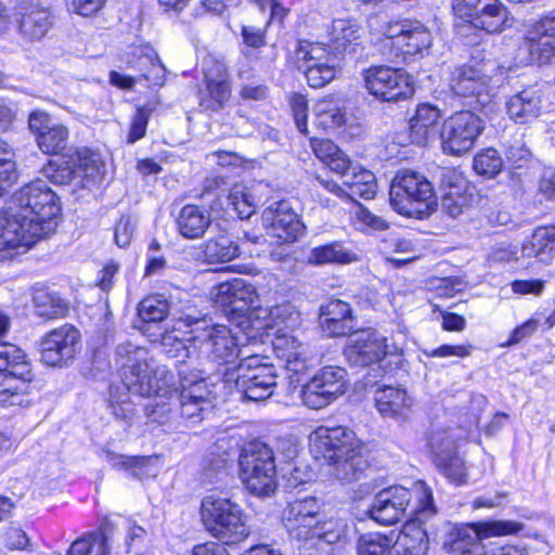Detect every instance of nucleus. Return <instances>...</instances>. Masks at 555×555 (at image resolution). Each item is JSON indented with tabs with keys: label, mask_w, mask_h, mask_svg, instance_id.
I'll use <instances>...</instances> for the list:
<instances>
[{
	"label": "nucleus",
	"mask_w": 555,
	"mask_h": 555,
	"mask_svg": "<svg viewBox=\"0 0 555 555\" xmlns=\"http://www.w3.org/2000/svg\"><path fill=\"white\" fill-rule=\"evenodd\" d=\"M60 211V199L46 181L37 179L17 190L0 212V257H11L10 250L27 249L53 233Z\"/></svg>",
	"instance_id": "1"
},
{
	"label": "nucleus",
	"mask_w": 555,
	"mask_h": 555,
	"mask_svg": "<svg viewBox=\"0 0 555 555\" xmlns=\"http://www.w3.org/2000/svg\"><path fill=\"white\" fill-rule=\"evenodd\" d=\"M115 362L128 392L147 398L155 396L144 408L147 420L158 425L169 423L173 417L172 405H176L173 392L178 389H171L172 376L166 366H154L149 350L129 341L116 347Z\"/></svg>",
	"instance_id": "2"
},
{
	"label": "nucleus",
	"mask_w": 555,
	"mask_h": 555,
	"mask_svg": "<svg viewBox=\"0 0 555 555\" xmlns=\"http://www.w3.org/2000/svg\"><path fill=\"white\" fill-rule=\"evenodd\" d=\"M309 447L311 454L325 460L332 466V475L343 482L358 479L367 467L360 441L347 427L319 426L309 436Z\"/></svg>",
	"instance_id": "3"
},
{
	"label": "nucleus",
	"mask_w": 555,
	"mask_h": 555,
	"mask_svg": "<svg viewBox=\"0 0 555 555\" xmlns=\"http://www.w3.org/2000/svg\"><path fill=\"white\" fill-rule=\"evenodd\" d=\"M370 517L385 526L393 525L405 515L415 522H424L436 514L430 488L422 480L410 490L402 486H392L380 490L374 498L369 511Z\"/></svg>",
	"instance_id": "4"
},
{
	"label": "nucleus",
	"mask_w": 555,
	"mask_h": 555,
	"mask_svg": "<svg viewBox=\"0 0 555 555\" xmlns=\"http://www.w3.org/2000/svg\"><path fill=\"white\" fill-rule=\"evenodd\" d=\"M201 516L206 530L222 544H238L250 533L247 515L240 504L228 498L215 494L205 496Z\"/></svg>",
	"instance_id": "5"
},
{
	"label": "nucleus",
	"mask_w": 555,
	"mask_h": 555,
	"mask_svg": "<svg viewBox=\"0 0 555 555\" xmlns=\"http://www.w3.org/2000/svg\"><path fill=\"white\" fill-rule=\"evenodd\" d=\"M222 382L232 385L249 401H262L272 396L276 387V374L272 364L263 362L258 354L244 356L240 363L221 373Z\"/></svg>",
	"instance_id": "6"
},
{
	"label": "nucleus",
	"mask_w": 555,
	"mask_h": 555,
	"mask_svg": "<svg viewBox=\"0 0 555 555\" xmlns=\"http://www.w3.org/2000/svg\"><path fill=\"white\" fill-rule=\"evenodd\" d=\"M389 199L398 214L423 218L433 209L435 192L425 176L411 169H401L391 181Z\"/></svg>",
	"instance_id": "7"
},
{
	"label": "nucleus",
	"mask_w": 555,
	"mask_h": 555,
	"mask_svg": "<svg viewBox=\"0 0 555 555\" xmlns=\"http://www.w3.org/2000/svg\"><path fill=\"white\" fill-rule=\"evenodd\" d=\"M186 325H194L192 332L193 347H198V357L219 365H230L238 357L246 356L238 347V337L222 324L208 325L206 320L186 317Z\"/></svg>",
	"instance_id": "8"
},
{
	"label": "nucleus",
	"mask_w": 555,
	"mask_h": 555,
	"mask_svg": "<svg viewBox=\"0 0 555 555\" xmlns=\"http://www.w3.org/2000/svg\"><path fill=\"white\" fill-rule=\"evenodd\" d=\"M240 477L246 490L257 496H269L276 490V468L272 449L261 442L246 444L238 459Z\"/></svg>",
	"instance_id": "9"
},
{
	"label": "nucleus",
	"mask_w": 555,
	"mask_h": 555,
	"mask_svg": "<svg viewBox=\"0 0 555 555\" xmlns=\"http://www.w3.org/2000/svg\"><path fill=\"white\" fill-rule=\"evenodd\" d=\"M217 305L222 307L229 322L241 328L247 337H255L250 333L254 323L251 311L260 305L256 287L244 279H233L220 283L212 294Z\"/></svg>",
	"instance_id": "10"
},
{
	"label": "nucleus",
	"mask_w": 555,
	"mask_h": 555,
	"mask_svg": "<svg viewBox=\"0 0 555 555\" xmlns=\"http://www.w3.org/2000/svg\"><path fill=\"white\" fill-rule=\"evenodd\" d=\"M504 78V72L494 61L482 64L463 65L454 68L450 78L452 91L463 98H474L476 103L486 105L492 92Z\"/></svg>",
	"instance_id": "11"
},
{
	"label": "nucleus",
	"mask_w": 555,
	"mask_h": 555,
	"mask_svg": "<svg viewBox=\"0 0 555 555\" xmlns=\"http://www.w3.org/2000/svg\"><path fill=\"white\" fill-rule=\"evenodd\" d=\"M431 43V33L418 21L391 22L384 29V54L395 63L406 56L424 55Z\"/></svg>",
	"instance_id": "12"
},
{
	"label": "nucleus",
	"mask_w": 555,
	"mask_h": 555,
	"mask_svg": "<svg viewBox=\"0 0 555 555\" xmlns=\"http://www.w3.org/2000/svg\"><path fill=\"white\" fill-rule=\"evenodd\" d=\"M485 129L483 120L472 111L464 109L448 117L440 129L442 151L461 156L475 146Z\"/></svg>",
	"instance_id": "13"
},
{
	"label": "nucleus",
	"mask_w": 555,
	"mask_h": 555,
	"mask_svg": "<svg viewBox=\"0 0 555 555\" xmlns=\"http://www.w3.org/2000/svg\"><path fill=\"white\" fill-rule=\"evenodd\" d=\"M345 356L348 362L354 366H369L378 363L387 356L398 358L396 364H399L403 356V347L397 341L387 343V338L376 330L366 328L352 333L349 336L345 348Z\"/></svg>",
	"instance_id": "14"
},
{
	"label": "nucleus",
	"mask_w": 555,
	"mask_h": 555,
	"mask_svg": "<svg viewBox=\"0 0 555 555\" xmlns=\"http://www.w3.org/2000/svg\"><path fill=\"white\" fill-rule=\"evenodd\" d=\"M179 396L175 395V403L179 402L181 416L192 424L203 418L204 411L210 405L209 390L204 377V371L192 367L189 363H181L178 369Z\"/></svg>",
	"instance_id": "15"
},
{
	"label": "nucleus",
	"mask_w": 555,
	"mask_h": 555,
	"mask_svg": "<svg viewBox=\"0 0 555 555\" xmlns=\"http://www.w3.org/2000/svg\"><path fill=\"white\" fill-rule=\"evenodd\" d=\"M524 529L521 522L512 520H490L479 521L475 524H463L455 526L449 534V544L453 553H462L463 555L476 554L482 540L515 534Z\"/></svg>",
	"instance_id": "16"
},
{
	"label": "nucleus",
	"mask_w": 555,
	"mask_h": 555,
	"mask_svg": "<svg viewBox=\"0 0 555 555\" xmlns=\"http://www.w3.org/2000/svg\"><path fill=\"white\" fill-rule=\"evenodd\" d=\"M347 372L337 365H327L304 386L301 399L305 405L310 409L320 410L346 391Z\"/></svg>",
	"instance_id": "17"
},
{
	"label": "nucleus",
	"mask_w": 555,
	"mask_h": 555,
	"mask_svg": "<svg viewBox=\"0 0 555 555\" xmlns=\"http://www.w3.org/2000/svg\"><path fill=\"white\" fill-rule=\"evenodd\" d=\"M365 88L375 98L386 102H397L413 95L411 76L402 69L375 66L364 74Z\"/></svg>",
	"instance_id": "18"
},
{
	"label": "nucleus",
	"mask_w": 555,
	"mask_h": 555,
	"mask_svg": "<svg viewBox=\"0 0 555 555\" xmlns=\"http://www.w3.org/2000/svg\"><path fill=\"white\" fill-rule=\"evenodd\" d=\"M453 10L487 33H500L507 23V10L499 0H453Z\"/></svg>",
	"instance_id": "19"
},
{
	"label": "nucleus",
	"mask_w": 555,
	"mask_h": 555,
	"mask_svg": "<svg viewBox=\"0 0 555 555\" xmlns=\"http://www.w3.org/2000/svg\"><path fill=\"white\" fill-rule=\"evenodd\" d=\"M524 46L531 63H550L555 56V15L548 14L530 23L525 31Z\"/></svg>",
	"instance_id": "20"
},
{
	"label": "nucleus",
	"mask_w": 555,
	"mask_h": 555,
	"mask_svg": "<svg viewBox=\"0 0 555 555\" xmlns=\"http://www.w3.org/2000/svg\"><path fill=\"white\" fill-rule=\"evenodd\" d=\"M203 70L206 91L201 94L199 106L204 111L217 112L231 95L227 65L223 61L209 56L204 61Z\"/></svg>",
	"instance_id": "21"
},
{
	"label": "nucleus",
	"mask_w": 555,
	"mask_h": 555,
	"mask_svg": "<svg viewBox=\"0 0 555 555\" xmlns=\"http://www.w3.org/2000/svg\"><path fill=\"white\" fill-rule=\"evenodd\" d=\"M101 165L99 154L88 149H79L67 154L66 160L56 168L50 164L46 169V176L56 184H68L75 178L93 177L100 170Z\"/></svg>",
	"instance_id": "22"
},
{
	"label": "nucleus",
	"mask_w": 555,
	"mask_h": 555,
	"mask_svg": "<svg viewBox=\"0 0 555 555\" xmlns=\"http://www.w3.org/2000/svg\"><path fill=\"white\" fill-rule=\"evenodd\" d=\"M28 126L42 153L60 154L66 149L69 138L68 128L53 121L48 113L39 109L31 112L28 117Z\"/></svg>",
	"instance_id": "23"
},
{
	"label": "nucleus",
	"mask_w": 555,
	"mask_h": 555,
	"mask_svg": "<svg viewBox=\"0 0 555 555\" xmlns=\"http://www.w3.org/2000/svg\"><path fill=\"white\" fill-rule=\"evenodd\" d=\"M79 338V332L70 325L51 331L41 340L42 362L56 366L72 360L77 352Z\"/></svg>",
	"instance_id": "24"
},
{
	"label": "nucleus",
	"mask_w": 555,
	"mask_h": 555,
	"mask_svg": "<svg viewBox=\"0 0 555 555\" xmlns=\"http://www.w3.org/2000/svg\"><path fill=\"white\" fill-rule=\"evenodd\" d=\"M262 220L267 233L284 242L296 241L304 232V224L286 201L275 202L267 207L262 212Z\"/></svg>",
	"instance_id": "25"
},
{
	"label": "nucleus",
	"mask_w": 555,
	"mask_h": 555,
	"mask_svg": "<svg viewBox=\"0 0 555 555\" xmlns=\"http://www.w3.org/2000/svg\"><path fill=\"white\" fill-rule=\"evenodd\" d=\"M254 323L250 327L260 332L267 330H276L275 334L292 333L300 325V314L298 310L288 301L281 302L270 308L257 306L251 311Z\"/></svg>",
	"instance_id": "26"
},
{
	"label": "nucleus",
	"mask_w": 555,
	"mask_h": 555,
	"mask_svg": "<svg viewBox=\"0 0 555 555\" xmlns=\"http://www.w3.org/2000/svg\"><path fill=\"white\" fill-rule=\"evenodd\" d=\"M374 406L383 418L406 423L413 412L414 398L405 388L379 386L374 391Z\"/></svg>",
	"instance_id": "27"
},
{
	"label": "nucleus",
	"mask_w": 555,
	"mask_h": 555,
	"mask_svg": "<svg viewBox=\"0 0 555 555\" xmlns=\"http://www.w3.org/2000/svg\"><path fill=\"white\" fill-rule=\"evenodd\" d=\"M272 346L276 358L284 362L285 370L294 375L306 373L312 365L308 345L292 333L275 334Z\"/></svg>",
	"instance_id": "28"
},
{
	"label": "nucleus",
	"mask_w": 555,
	"mask_h": 555,
	"mask_svg": "<svg viewBox=\"0 0 555 555\" xmlns=\"http://www.w3.org/2000/svg\"><path fill=\"white\" fill-rule=\"evenodd\" d=\"M543 93L537 86H529L506 101V111L511 119L526 124L537 119L543 112Z\"/></svg>",
	"instance_id": "29"
},
{
	"label": "nucleus",
	"mask_w": 555,
	"mask_h": 555,
	"mask_svg": "<svg viewBox=\"0 0 555 555\" xmlns=\"http://www.w3.org/2000/svg\"><path fill=\"white\" fill-rule=\"evenodd\" d=\"M320 325L330 337L344 336L353 328V318L349 304L332 299L321 307Z\"/></svg>",
	"instance_id": "30"
},
{
	"label": "nucleus",
	"mask_w": 555,
	"mask_h": 555,
	"mask_svg": "<svg viewBox=\"0 0 555 555\" xmlns=\"http://www.w3.org/2000/svg\"><path fill=\"white\" fill-rule=\"evenodd\" d=\"M441 118L440 111L429 104L417 106L410 120V138L414 144L426 145L437 133V125Z\"/></svg>",
	"instance_id": "31"
},
{
	"label": "nucleus",
	"mask_w": 555,
	"mask_h": 555,
	"mask_svg": "<svg viewBox=\"0 0 555 555\" xmlns=\"http://www.w3.org/2000/svg\"><path fill=\"white\" fill-rule=\"evenodd\" d=\"M210 222L209 211L197 205H185L177 217L178 232L188 240L202 237Z\"/></svg>",
	"instance_id": "32"
},
{
	"label": "nucleus",
	"mask_w": 555,
	"mask_h": 555,
	"mask_svg": "<svg viewBox=\"0 0 555 555\" xmlns=\"http://www.w3.org/2000/svg\"><path fill=\"white\" fill-rule=\"evenodd\" d=\"M391 546L392 555H426L428 550L426 530L415 521L406 522Z\"/></svg>",
	"instance_id": "33"
},
{
	"label": "nucleus",
	"mask_w": 555,
	"mask_h": 555,
	"mask_svg": "<svg viewBox=\"0 0 555 555\" xmlns=\"http://www.w3.org/2000/svg\"><path fill=\"white\" fill-rule=\"evenodd\" d=\"M105 457L114 467L126 469L138 479L155 477L159 472V457L157 455L127 456L106 452Z\"/></svg>",
	"instance_id": "34"
},
{
	"label": "nucleus",
	"mask_w": 555,
	"mask_h": 555,
	"mask_svg": "<svg viewBox=\"0 0 555 555\" xmlns=\"http://www.w3.org/2000/svg\"><path fill=\"white\" fill-rule=\"evenodd\" d=\"M356 261L357 254L339 241L313 247L308 256V262L314 266L349 264Z\"/></svg>",
	"instance_id": "35"
},
{
	"label": "nucleus",
	"mask_w": 555,
	"mask_h": 555,
	"mask_svg": "<svg viewBox=\"0 0 555 555\" xmlns=\"http://www.w3.org/2000/svg\"><path fill=\"white\" fill-rule=\"evenodd\" d=\"M53 24L48 9L30 8L22 14L18 30L24 39L35 41L43 38Z\"/></svg>",
	"instance_id": "36"
},
{
	"label": "nucleus",
	"mask_w": 555,
	"mask_h": 555,
	"mask_svg": "<svg viewBox=\"0 0 555 555\" xmlns=\"http://www.w3.org/2000/svg\"><path fill=\"white\" fill-rule=\"evenodd\" d=\"M347 121L343 102L335 98H323L314 105V125L324 131L344 126Z\"/></svg>",
	"instance_id": "37"
},
{
	"label": "nucleus",
	"mask_w": 555,
	"mask_h": 555,
	"mask_svg": "<svg viewBox=\"0 0 555 555\" xmlns=\"http://www.w3.org/2000/svg\"><path fill=\"white\" fill-rule=\"evenodd\" d=\"M344 178V184L347 186L348 198L359 196L364 199H371L377 192V183L375 175L361 167H350L346 170L345 175H340Z\"/></svg>",
	"instance_id": "38"
},
{
	"label": "nucleus",
	"mask_w": 555,
	"mask_h": 555,
	"mask_svg": "<svg viewBox=\"0 0 555 555\" xmlns=\"http://www.w3.org/2000/svg\"><path fill=\"white\" fill-rule=\"evenodd\" d=\"M31 379V367H28L26 376L18 375L16 370L0 372V402L10 405L22 404V397L27 393Z\"/></svg>",
	"instance_id": "39"
},
{
	"label": "nucleus",
	"mask_w": 555,
	"mask_h": 555,
	"mask_svg": "<svg viewBox=\"0 0 555 555\" xmlns=\"http://www.w3.org/2000/svg\"><path fill=\"white\" fill-rule=\"evenodd\" d=\"M311 147L314 155L332 171L345 175L346 170L350 168V159L333 141L312 139Z\"/></svg>",
	"instance_id": "40"
},
{
	"label": "nucleus",
	"mask_w": 555,
	"mask_h": 555,
	"mask_svg": "<svg viewBox=\"0 0 555 555\" xmlns=\"http://www.w3.org/2000/svg\"><path fill=\"white\" fill-rule=\"evenodd\" d=\"M552 250H555V227H541L522 243L521 257H539L545 260V256Z\"/></svg>",
	"instance_id": "41"
},
{
	"label": "nucleus",
	"mask_w": 555,
	"mask_h": 555,
	"mask_svg": "<svg viewBox=\"0 0 555 555\" xmlns=\"http://www.w3.org/2000/svg\"><path fill=\"white\" fill-rule=\"evenodd\" d=\"M203 254L209 263H224L240 255V247L228 234L221 233L206 241Z\"/></svg>",
	"instance_id": "42"
},
{
	"label": "nucleus",
	"mask_w": 555,
	"mask_h": 555,
	"mask_svg": "<svg viewBox=\"0 0 555 555\" xmlns=\"http://www.w3.org/2000/svg\"><path fill=\"white\" fill-rule=\"evenodd\" d=\"M320 505L315 498L305 496L288 503L283 512V524L286 530L297 531L298 519L318 517Z\"/></svg>",
	"instance_id": "43"
},
{
	"label": "nucleus",
	"mask_w": 555,
	"mask_h": 555,
	"mask_svg": "<svg viewBox=\"0 0 555 555\" xmlns=\"http://www.w3.org/2000/svg\"><path fill=\"white\" fill-rule=\"evenodd\" d=\"M330 37L333 49L344 52L360 39L361 27L354 20L337 18L332 23Z\"/></svg>",
	"instance_id": "44"
},
{
	"label": "nucleus",
	"mask_w": 555,
	"mask_h": 555,
	"mask_svg": "<svg viewBox=\"0 0 555 555\" xmlns=\"http://www.w3.org/2000/svg\"><path fill=\"white\" fill-rule=\"evenodd\" d=\"M33 299L35 312L42 319H59L67 313V304L56 294L48 293L44 289H37Z\"/></svg>",
	"instance_id": "45"
},
{
	"label": "nucleus",
	"mask_w": 555,
	"mask_h": 555,
	"mask_svg": "<svg viewBox=\"0 0 555 555\" xmlns=\"http://www.w3.org/2000/svg\"><path fill=\"white\" fill-rule=\"evenodd\" d=\"M428 447L435 463H444L456 453V437L451 429H434L428 436Z\"/></svg>",
	"instance_id": "46"
},
{
	"label": "nucleus",
	"mask_w": 555,
	"mask_h": 555,
	"mask_svg": "<svg viewBox=\"0 0 555 555\" xmlns=\"http://www.w3.org/2000/svg\"><path fill=\"white\" fill-rule=\"evenodd\" d=\"M169 311V305L160 296H149L144 298L138 307L139 318L144 325L141 327L143 333L149 332L150 324L160 323L166 319Z\"/></svg>",
	"instance_id": "47"
},
{
	"label": "nucleus",
	"mask_w": 555,
	"mask_h": 555,
	"mask_svg": "<svg viewBox=\"0 0 555 555\" xmlns=\"http://www.w3.org/2000/svg\"><path fill=\"white\" fill-rule=\"evenodd\" d=\"M229 206L241 219H248L254 215L257 201L249 188L243 183H235L228 194Z\"/></svg>",
	"instance_id": "48"
},
{
	"label": "nucleus",
	"mask_w": 555,
	"mask_h": 555,
	"mask_svg": "<svg viewBox=\"0 0 555 555\" xmlns=\"http://www.w3.org/2000/svg\"><path fill=\"white\" fill-rule=\"evenodd\" d=\"M30 367L26 353L16 345L0 341V372L16 370L21 376H26Z\"/></svg>",
	"instance_id": "49"
},
{
	"label": "nucleus",
	"mask_w": 555,
	"mask_h": 555,
	"mask_svg": "<svg viewBox=\"0 0 555 555\" xmlns=\"http://www.w3.org/2000/svg\"><path fill=\"white\" fill-rule=\"evenodd\" d=\"M302 68L307 81L312 88H321L331 82L338 73V62L298 64Z\"/></svg>",
	"instance_id": "50"
},
{
	"label": "nucleus",
	"mask_w": 555,
	"mask_h": 555,
	"mask_svg": "<svg viewBox=\"0 0 555 555\" xmlns=\"http://www.w3.org/2000/svg\"><path fill=\"white\" fill-rule=\"evenodd\" d=\"M392 538L379 532L361 534L357 541V555H390Z\"/></svg>",
	"instance_id": "51"
},
{
	"label": "nucleus",
	"mask_w": 555,
	"mask_h": 555,
	"mask_svg": "<svg viewBox=\"0 0 555 555\" xmlns=\"http://www.w3.org/2000/svg\"><path fill=\"white\" fill-rule=\"evenodd\" d=\"M137 67L146 81L156 86H162L164 83L166 78V68L153 50H150L147 53L141 54L138 57Z\"/></svg>",
	"instance_id": "52"
},
{
	"label": "nucleus",
	"mask_w": 555,
	"mask_h": 555,
	"mask_svg": "<svg viewBox=\"0 0 555 555\" xmlns=\"http://www.w3.org/2000/svg\"><path fill=\"white\" fill-rule=\"evenodd\" d=\"M194 330V326L190 331V336L188 338H178L171 334H167L163 337V346L166 348L168 346H171V348L166 349V352L172 357H186L190 359L188 362L192 367H195L193 364V358H199L198 357V347H193V340H192V332ZM181 363H185L184 361H181L178 365V367L181 365Z\"/></svg>",
	"instance_id": "53"
},
{
	"label": "nucleus",
	"mask_w": 555,
	"mask_h": 555,
	"mask_svg": "<svg viewBox=\"0 0 555 555\" xmlns=\"http://www.w3.org/2000/svg\"><path fill=\"white\" fill-rule=\"evenodd\" d=\"M296 61L298 64L301 62L302 64L338 62L337 57L331 54L323 43L308 41L299 42L296 50Z\"/></svg>",
	"instance_id": "54"
},
{
	"label": "nucleus",
	"mask_w": 555,
	"mask_h": 555,
	"mask_svg": "<svg viewBox=\"0 0 555 555\" xmlns=\"http://www.w3.org/2000/svg\"><path fill=\"white\" fill-rule=\"evenodd\" d=\"M473 167L478 175L493 178L501 171L503 159L495 149L489 147L475 155Z\"/></svg>",
	"instance_id": "55"
},
{
	"label": "nucleus",
	"mask_w": 555,
	"mask_h": 555,
	"mask_svg": "<svg viewBox=\"0 0 555 555\" xmlns=\"http://www.w3.org/2000/svg\"><path fill=\"white\" fill-rule=\"evenodd\" d=\"M505 157L516 168H522L531 162V152L522 138H514L506 143Z\"/></svg>",
	"instance_id": "56"
},
{
	"label": "nucleus",
	"mask_w": 555,
	"mask_h": 555,
	"mask_svg": "<svg viewBox=\"0 0 555 555\" xmlns=\"http://www.w3.org/2000/svg\"><path fill=\"white\" fill-rule=\"evenodd\" d=\"M109 408L112 413L121 420H129L134 412L133 403L129 400L128 393H119L118 387L111 388Z\"/></svg>",
	"instance_id": "57"
},
{
	"label": "nucleus",
	"mask_w": 555,
	"mask_h": 555,
	"mask_svg": "<svg viewBox=\"0 0 555 555\" xmlns=\"http://www.w3.org/2000/svg\"><path fill=\"white\" fill-rule=\"evenodd\" d=\"M436 465L451 481L456 483L465 481L466 469L463 460L457 455V453L451 455L444 463H436Z\"/></svg>",
	"instance_id": "58"
},
{
	"label": "nucleus",
	"mask_w": 555,
	"mask_h": 555,
	"mask_svg": "<svg viewBox=\"0 0 555 555\" xmlns=\"http://www.w3.org/2000/svg\"><path fill=\"white\" fill-rule=\"evenodd\" d=\"M487 259L490 264L518 261V249L509 243H499L491 247Z\"/></svg>",
	"instance_id": "59"
},
{
	"label": "nucleus",
	"mask_w": 555,
	"mask_h": 555,
	"mask_svg": "<svg viewBox=\"0 0 555 555\" xmlns=\"http://www.w3.org/2000/svg\"><path fill=\"white\" fill-rule=\"evenodd\" d=\"M289 103L297 129L301 133H307L308 100L305 95L295 93L292 95Z\"/></svg>",
	"instance_id": "60"
},
{
	"label": "nucleus",
	"mask_w": 555,
	"mask_h": 555,
	"mask_svg": "<svg viewBox=\"0 0 555 555\" xmlns=\"http://www.w3.org/2000/svg\"><path fill=\"white\" fill-rule=\"evenodd\" d=\"M297 525L298 529L296 532L287 530L289 537L309 546L314 538V531H317L320 521L317 520V517H308L300 520L298 519Z\"/></svg>",
	"instance_id": "61"
},
{
	"label": "nucleus",
	"mask_w": 555,
	"mask_h": 555,
	"mask_svg": "<svg viewBox=\"0 0 555 555\" xmlns=\"http://www.w3.org/2000/svg\"><path fill=\"white\" fill-rule=\"evenodd\" d=\"M150 114L144 107L138 108L128 133V143H134L145 135Z\"/></svg>",
	"instance_id": "62"
},
{
	"label": "nucleus",
	"mask_w": 555,
	"mask_h": 555,
	"mask_svg": "<svg viewBox=\"0 0 555 555\" xmlns=\"http://www.w3.org/2000/svg\"><path fill=\"white\" fill-rule=\"evenodd\" d=\"M353 218L363 228L372 230H385L388 228V223L382 217L374 215L362 205L357 207Z\"/></svg>",
	"instance_id": "63"
},
{
	"label": "nucleus",
	"mask_w": 555,
	"mask_h": 555,
	"mask_svg": "<svg viewBox=\"0 0 555 555\" xmlns=\"http://www.w3.org/2000/svg\"><path fill=\"white\" fill-rule=\"evenodd\" d=\"M473 347L470 345H442L438 348L425 351V354L430 358H466L472 353Z\"/></svg>",
	"instance_id": "64"
}]
</instances>
